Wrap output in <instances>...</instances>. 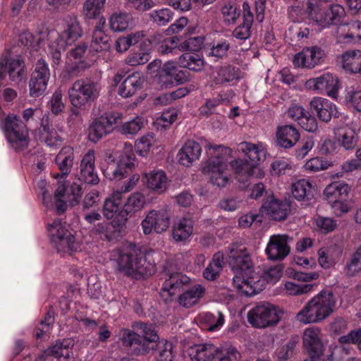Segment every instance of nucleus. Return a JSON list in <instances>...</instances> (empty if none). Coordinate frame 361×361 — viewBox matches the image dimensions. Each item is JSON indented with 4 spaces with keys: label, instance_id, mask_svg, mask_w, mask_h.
I'll return each mask as SVG.
<instances>
[{
    "label": "nucleus",
    "instance_id": "26",
    "mask_svg": "<svg viewBox=\"0 0 361 361\" xmlns=\"http://www.w3.org/2000/svg\"><path fill=\"white\" fill-rule=\"evenodd\" d=\"M39 139L49 147L56 146L61 141L56 130L52 127L48 114H44L41 119Z\"/></svg>",
    "mask_w": 361,
    "mask_h": 361
},
{
    "label": "nucleus",
    "instance_id": "3",
    "mask_svg": "<svg viewBox=\"0 0 361 361\" xmlns=\"http://www.w3.org/2000/svg\"><path fill=\"white\" fill-rule=\"evenodd\" d=\"M227 261L235 273L233 278V286L240 294L243 295L245 288H240L235 280L237 277H243V284L250 281V277L255 272L250 255L245 247L233 244L228 248Z\"/></svg>",
    "mask_w": 361,
    "mask_h": 361
},
{
    "label": "nucleus",
    "instance_id": "54",
    "mask_svg": "<svg viewBox=\"0 0 361 361\" xmlns=\"http://www.w3.org/2000/svg\"><path fill=\"white\" fill-rule=\"evenodd\" d=\"M173 16V12L167 8L154 10L149 13L150 20L159 26L169 23L172 20Z\"/></svg>",
    "mask_w": 361,
    "mask_h": 361
},
{
    "label": "nucleus",
    "instance_id": "55",
    "mask_svg": "<svg viewBox=\"0 0 361 361\" xmlns=\"http://www.w3.org/2000/svg\"><path fill=\"white\" fill-rule=\"evenodd\" d=\"M19 42L27 49L37 51L41 45L42 39L39 35L35 36L30 32H24L20 35Z\"/></svg>",
    "mask_w": 361,
    "mask_h": 361
},
{
    "label": "nucleus",
    "instance_id": "60",
    "mask_svg": "<svg viewBox=\"0 0 361 361\" xmlns=\"http://www.w3.org/2000/svg\"><path fill=\"white\" fill-rule=\"evenodd\" d=\"M204 41V37L203 36L190 37L180 43L178 50L192 53H193V51H198L201 49Z\"/></svg>",
    "mask_w": 361,
    "mask_h": 361
},
{
    "label": "nucleus",
    "instance_id": "8",
    "mask_svg": "<svg viewBox=\"0 0 361 361\" xmlns=\"http://www.w3.org/2000/svg\"><path fill=\"white\" fill-rule=\"evenodd\" d=\"M136 159L131 145L126 147L120 159L116 161L109 156L106 164L102 166L103 175L110 180H120L128 175L135 166Z\"/></svg>",
    "mask_w": 361,
    "mask_h": 361
},
{
    "label": "nucleus",
    "instance_id": "30",
    "mask_svg": "<svg viewBox=\"0 0 361 361\" xmlns=\"http://www.w3.org/2000/svg\"><path fill=\"white\" fill-rule=\"evenodd\" d=\"M73 149L69 146L63 147L55 158L61 175V177H66L71 171L74 160Z\"/></svg>",
    "mask_w": 361,
    "mask_h": 361
},
{
    "label": "nucleus",
    "instance_id": "14",
    "mask_svg": "<svg viewBox=\"0 0 361 361\" xmlns=\"http://www.w3.org/2000/svg\"><path fill=\"white\" fill-rule=\"evenodd\" d=\"M310 109L314 115L322 122L329 123L331 118H339L346 122L348 116L340 112L336 104L329 99L322 97H314L310 102Z\"/></svg>",
    "mask_w": 361,
    "mask_h": 361
},
{
    "label": "nucleus",
    "instance_id": "42",
    "mask_svg": "<svg viewBox=\"0 0 361 361\" xmlns=\"http://www.w3.org/2000/svg\"><path fill=\"white\" fill-rule=\"evenodd\" d=\"M106 0H85L82 5V15L85 20L99 18Z\"/></svg>",
    "mask_w": 361,
    "mask_h": 361
},
{
    "label": "nucleus",
    "instance_id": "62",
    "mask_svg": "<svg viewBox=\"0 0 361 361\" xmlns=\"http://www.w3.org/2000/svg\"><path fill=\"white\" fill-rule=\"evenodd\" d=\"M154 140V135L153 133H148L146 135L141 137L135 142V149L137 153L145 157L149 151L152 143Z\"/></svg>",
    "mask_w": 361,
    "mask_h": 361
},
{
    "label": "nucleus",
    "instance_id": "1",
    "mask_svg": "<svg viewBox=\"0 0 361 361\" xmlns=\"http://www.w3.org/2000/svg\"><path fill=\"white\" fill-rule=\"evenodd\" d=\"M335 305L332 292L322 290L297 313L295 319L304 324L321 322L333 312Z\"/></svg>",
    "mask_w": 361,
    "mask_h": 361
},
{
    "label": "nucleus",
    "instance_id": "2",
    "mask_svg": "<svg viewBox=\"0 0 361 361\" xmlns=\"http://www.w3.org/2000/svg\"><path fill=\"white\" fill-rule=\"evenodd\" d=\"M238 149L247 158L236 159L230 163L235 173L240 176H244L245 179L263 178L264 172L258 165L262 152L258 147L248 142H243L238 145Z\"/></svg>",
    "mask_w": 361,
    "mask_h": 361
},
{
    "label": "nucleus",
    "instance_id": "59",
    "mask_svg": "<svg viewBox=\"0 0 361 361\" xmlns=\"http://www.w3.org/2000/svg\"><path fill=\"white\" fill-rule=\"evenodd\" d=\"M189 92H164L153 99V104L155 106H164L171 104L173 101L184 97Z\"/></svg>",
    "mask_w": 361,
    "mask_h": 361
},
{
    "label": "nucleus",
    "instance_id": "47",
    "mask_svg": "<svg viewBox=\"0 0 361 361\" xmlns=\"http://www.w3.org/2000/svg\"><path fill=\"white\" fill-rule=\"evenodd\" d=\"M110 39V37L106 32H93L90 51L94 52L108 51L111 47Z\"/></svg>",
    "mask_w": 361,
    "mask_h": 361
},
{
    "label": "nucleus",
    "instance_id": "46",
    "mask_svg": "<svg viewBox=\"0 0 361 361\" xmlns=\"http://www.w3.org/2000/svg\"><path fill=\"white\" fill-rule=\"evenodd\" d=\"M111 133L99 118L94 119L88 128V140L97 143L104 136Z\"/></svg>",
    "mask_w": 361,
    "mask_h": 361
},
{
    "label": "nucleus",
    "instance_id": "53",
    "mask_svg": "<svg viewBox=\"0 0 361 361\" xmlns=\"http://www.w3.org/2000/svg\"><path fill=\"white\" fill-rule=\"evenodd\" d=\"M134 326L140 331L143 338L150 342H156V344L161 341L157 331L152 324L138 322Z\"/></svg>",
    "mask_w": 361,
    "mask_h": 361
},
{
    "label": "nucleus",
    "instance_id": "10",
    "mask_svg": "<svg viewBox=\"0 0 361 361\" xmlns=\"http://www.w3.org/2000/svg\"><path fill=\"white\" fill-rule=\"evenodd\" d=\"M281 269L278 266H275L264 271L262 276L254 272L253 275L250 277V281L247 282V283H244V285H241L242 283L243 284L244 281L243 277H237L235 281L240 286V288H245L243 295L252 296L264 290L267 283H276L281 278Z\"/></svg>",
    "mask_w": 361,
    "mask_h": 361
},
{
    "label": "nucleus",
    "instance_id": "12",
    "mask_svg": "<svg viewBox=\"0 0 361 361\" xmlns=\"http://www.w3.org/2000/svg\"><path fill=\"white\" fill-rule=\"evenodd\" d=\"M48 231L51 242L59 252H73L78 249L75 236L63 224L60 219H55L48 224Z\"/></svg>",
    "mask_w": 361,
    "mask_h": 361
},
{
    "label": "nucleus",
    "instance_id": "15",
    "mask_svg": "<svg viewBox=\"0 0 361 361\" xmlns=\"http://www.w3.org/2000/svg\"><path fill=\"white\" fill-rule=\"evenodd\" d=\"M170 225V215L166 210H151L142 221L141 226L145 235L153 231L161 233L167 230Z\"/></svg>",
    "mask_w": 361,
    "mask_h": 361
},
{
    "label": "nucleus",
    "instance_id": "40",
    "mask_svg": "<svg viewBox=\"0 0 361 361\" xmlns=\"http://www.w3.org/2000/svg\"><path fill=\"white\" fill-rule=\"evenodd\" d=\"M343 68L350 73H361V51H348L342 55Z\"/></svg>",
    "mask_w": 361,
    "mask_h": 361
},
{
    "label": "nucleus",
    "instance_id": "6",
    "mask_svg": "<svg viewBox=\"0 0 361 361\" xmlns=\"http://www.w3.org/2000/svg\"><path fill=\"white\" fill-rule=\"evenodd\" d=\"M307 11L310 16L323 27L340 25L345 16V11L341 5L334 4L324 8L317 0H308Z\"/></svg>",
    "mask_w": 361,
    "mask_h": 361
},
{
    "label": "nucleus",
    "instance_id": "51",
    "mask_svg": "<svg viewBox=\"0 0 361 361\" xmlns=\"http://www.w3.org/2000/svg\"><path fill=\"white\" fill-rule=\"evenodd\" d=\"M183 276L179 273H174L169 276V278L164 282L161 293H167L169 295H175L177 290H179L184 283Z\"/></svg>",
    "mask_w": 361,
    "mask_h": 361
},
{
    "label": "nucleus",
    "instance_id": "41",
    "mask_svg": "<svg viewBox=\"0 0 361 361\" xmlns=\"http://www.w3.org/2000/svg\"><path fill=\"white\" fill-rule=\"evenodd\" d=\"M358 140L359 137L355 130L350 127L341 129L337 135L338 143L347 150L354 149Z\"/></svg>",
    "mask_w": 361,
    "mask_h": 361
},
{
    "label": "nucleus",
    "instance_id": "22",
    "mask_svg": "<svg viewBox=\"0 0 361 361\" xmlns=\"http://www.w3.org/2000/svg\"><path fill=\"white\" fill-rule=\"evenodd\" d=\"M320 329L317 327L306 329L303 333V345L308 352L309 355L322 356L324 351V345L319 338Z\"/></svg>",
    "mask_w": 361,
    "mask_h": 361
},
{
    "label": "nucleus",
    "instance_id": "28",
    "mask_svg": "<svg viewBox=\"0 0 361 361\" xmlns=\"http://www.w3.org/2000/svg\"><path fill=\"white\" fill-rule=\"evenodd\" d=\"M298 129L292 125H285L278 128L276 138L278 145L286 149L293 147L300 139Z\"/></svg>",
    "mask_w": 361,
    "mask_h": 361
},
{
    "label": "nucleus",
    "instance_id": "44",
    "mask_svg": "<svg viewBox=\"0 0 361 361\" xmlns=\"http://www.w3.org/2000/svg\"><path fill=\"white\" fill-rule=\"evenodd\" d=\"M339 92H326L329 97L345 105L350 104L356 111L361 112V92H348L344 98L338 99Z\"/></svg>",
    "mask_w": 361,
    "mask_h": 361
},
{
    "label": "nucleus",
    "instance_id": "16",
    "mask_svg": "<svg viewBox=\"0 0 361 361\" xmlns=\"http://www.w3.org/2000/svg\"><path fill=\"white\" fill-rule=\"evenodd\" d=\"M120 340L123 346L131 348L133 353L137 355H147L151 350H155L154 345L149 346L150 341L145 338L141 339L137 334L128 329H121ZM152 343L156 344V342Z\"/></svg>",
    "mask_w": 361,
    "mask_h": 361
},
{
    "label": "nucleus",
    "instance_id": "43",
    "mask_svg": "<svg viewBox=\"0 0 361 361\" xmlns=\"http://www.w3.org/2000/svg\"><path fill=\"white\" fill-rule=\"evenodd\" d=\"M71 353L68 345L61 341H56L55 344L46 349L42 355V359L49 356H53L59 361H66L70 357Z\"/></svg>",
    "mask_w": 361,
    "mask_h": 361
},
{
    "label": "nucleus",
    "instance_id": "13",
    "mask_svg": "<svg viewBox=\"0 0 361 361\" xmlns=\"http://www.w3.org/2000/svg\"><path fill=\"white\" fill-rule=\"evenodd\" d=\"M118 270L126 276L140 279L146 274L142 259L135 249H127L122 251L117 259Z\"/></svg>",
    "mask_w": 361,
    "mask_h": 361
},
{
    "label": "nucleus",
    "instance_id": "18",
    "mask_svg": "<svg viewBox=\"0 0 361 361\" xmlns=\"http://www.w3.org/2000/svg\"><path fill=\"white\" fill-rule=\"evenodd\" d=\"M287 235H274L269 238L265 249L267 258L278 261L283 259L290 253Z\"/></svg>",
    "mask_w": 361,
    "mask_h": 361
},
{
    "label": "nucleus",
    "instance_id": "49",
    "mask_svg": "<svg viewBox=\"0 0 361 361\" xmlns=\"http://www.w3.org/2000/svg\"><path fill=\"white\" fill-rule=\"evenodd\" d=\"M201 322L207 325V329L209 331H216L219 330L224 324L225 319L222 312H218V316L216 317L212 312H204L200 315Z\"/></svg>",
    "mask_w": 361,
    "mask_h": 361
},
{
    "label": "nucleus",
    "instance_id": "7",
    "mask_svg": "<svg viewBox=\"0 0 361 361\" xmlns=\"http://www.w3.org/2000/svg\"><path fill=\"white\" fill-rule=\"evenodd\" d=\"M3 130L7 142L16 152H20L29 145L28 128L20 118L9 114L5 118Z\"/></svg>",
    "mask_w": 361,
    "mask_h": 361
},
{
    "label": "nucleus",
    "instance_id": "25",
    "mask_svg": "<svg viewBox=\"0 0 361 361\" xmlns=\"http://www.w3.org/2000/svg\"><path fill=\"white\" fill-rule=\"evenodd\" d=\"M305 86L308 90H338L341 88L338 78L329 73L310 78L305 82Z\"/></svg>",
    "mask_w": 361,
    "mask_h": 361
},
{
    "label": "nucleus",
    "instance_id": "23",
    "mask_svg": "<svg viewBox=\"0 0 361 361\" xmlns=\"http://www.w3.org/2000/svg\"><path fill=\"white\" fill-rule=\"evenodd\" d=\"M202 153L200 145L194 140H188L179 149L177 157L180 164L190 166L198 160Z\"/></svg>",
    "mask_w": 361,
    "mask_h": 361
},
{
    "label": "nucleus",
    "instance_id": "34",
    "mask_svg": "<svg viewBox=\"0 0 361 361\" xmlns=\"http://www.w3.org/2000/svg\"><path fill=\"white\" fill-rule=\"evenodd\" d=\"M204 292L205 288L201 284H195L179 296L178 302L181 306L190 307L197 303Z\"/></svg>",
    "mask_w": 361,
    "mask_h": 361
},
{
    "label": "nucleus",
    "instance_id": "45",
    "mask_svg": "<svg viewBox=\"0 0 361 361\" xmlns=\"http://www.w3.org/2000/svg\"><path fill=\"white\" fill-rule=\"evenodd\" d=\"M217 348L213 344L204 343L195 346V353L192 361H213L217 353Z\"/></svg>",
    "mask_w": 361,
    "mask_h": 361
},
{
    "label": "nucleus",
    "instance_id": "4",
    "mask_svg": "<svg viewBox=\"0 0 361 361\" xmlns=\"http://www.w3.org/2000/svg\"><path fill=\"white\" fill-rule=\"evenodd\" d=\"M207 149L217 154L212 156L206 161L202 171L204 173L210 175V182L213 185L220 188L224 187L229 180L226 174L228 165L225 156L231 154V149L221 145H209Z\"/></svg>",
    "mask_w": 361,
    "mask_h": 361
},
{
    "label": "nucleus",
    "instance_id": "61",
    "mask_svg": "<svg viewBox=\"0 0 361 361\" xmlns=\"http://www.w3.org/2000/svg\"><path fill=\"white\" fill-rule=\"evenodd\" d=\"M100 192L93 189L87 192L81 203V210L83 212L94 209L100 202Z\"/></svg>",
    "mask_w": 361,
    "mask_h": 361
},
{
    "label": "nucleus",
    "instance_id": "35",
    "mask_svg": "<svg viewBox=\"0 0 361 361\" xmlns=\"http://www.w3.org/2000/svg\"><path fill=\"white\" fill-rule=\"evenodd\" d=\"M224 265V254L217 252L203 271V276L209 281H214L219 276Z\"/></svg>",
    "mask_w": 361,
    "mask_h": 361
},
{
    "label": "nucleus",
    "instance_id": "11",
    "mask_svg": "<svg viewBox=\"0 0 361 361\" xmlns=\"http://www.w3.org/2000/svg\"><path fill=\"white\" fill-rule=\"evenodd\" d=\"M90 49L87 44L80 42L67 53V63L65 66L64 74L69 76H77L80 72L90 68L93 63ZM66 77V75H64Z\"/></svg>",
    "mask_w": 361,
    "mask_h": 361
},
{
    "label": "nucleus",
    "instance_id": "31",
    "mask_svg": "<svg viewBox=\"0 0 361 361\" xmlns=\"http://www.w3.org/2000/svg\"><path fill=\"white\" fill-rule=\"evenodd\" d=\"M145 204V197L139 192L131 194L123 206L121 220L126 221L128 216L141 210Z\"/></svg>",
    "mask_w": 361,
    "mask_h": 361
},
{
    "label": "nucleus",
    "instance_id": "56",
    "mask_svg": "<svg viewBox=\"0 0 361 361\" xmlns=\"http://www.w3.org/2000/svg\"><path fill=\"white\" fill-rule=\"evenodd\" d=\"M230 44L226 39L214 43L208 51V56L214 57L216 60L223 59L227 56Z\"/></svg>",
    "mask_w": 361,
    "mask_h": 361
},
{
    "label": "nucleus",
    "instance_id": "27",
    "mask_svg": "<svg viewBox=\"0 0 361 361\" xmlns=\"http://www.w3.org/2000/svg\"><path fill=\"white\" fill-rule=\"evenodd\" d=\"M243 23L237 26L232 32V36L239 40H246L250 37L251 27L253 23V14L247 2L243 4Z\"/></svg>",
    "mask_w": 361,
    "mask_h": 361
},
{
    "label": "nucleus",
    "instance_id": "29",
    "mask_svg": "<svg viewBox=\"0 0 361 361\" xmlns=\"http://www.w3.org/2000/svg\"><path fill=\"white\" fill-rule=\"evenodd\" d=\"M142 180L147 188L154 192L160 193L167 188L168 178L162 170H153L145 173Z\"/></svg>",
    "mask_w": 361,
    "mask_h": 361
},
{
    "label": "nucleus",
    "instance_id": "32",
    "mask_svg": "<svg viewBox=\"0 0 361 361\" xmlns=\"http://www.w3.org/2000/svg\"><path fill=\"white\" fill-rule=\"evenodd\" d=\"M194 221L191 218H182L173 225L172 236L176 242L188 240L193 233Z\"/></svg>",
    "mask_w": 361,
    "mask_h": 361
},
{
    "label": "nucleus",
    "instance_id": "33",
    "mask_svg": "<svg viewBox=\"0 0 361 361\" xmlns=\"http://www.w3.org/2000/svg\"><path fill=\"white\" fill-rule=\"evenodd\" d=\"M291 192L295 199L304 201L313 197L314 189L309 180L300 179L293 183Z\"/></svg>",
    "mask_w": 361,
    "mask_h": 361
},
{
    "label": "nucleus",
    "instance_id": "57",
    "mask_svg": "<svg viewBox=\"0 0 361 361\" xmlns=\"http://www.w3.org/2000/svg\"><path fill=\"white\" fill-rule=\"evenodd\" d=\"M143 124V118L137 116L133 120L123 123L120 127V132L125 135H135L142 129Z\"/></svg>",
    "mask_w": 361,
    "mask_h": 361
},
{
    "label": "nucleus",
    "instance_id": "20",
    "mask_svg": "<svg viewBox=\"0 0 361 361\" xmlns=\"http://www.w3.org/2000/svg\"><path fill=\"white\" fill-rule=\"evenodd\" d=\"M262 212L270 219L283 221L286 219L290 211L289 202L276 199L273 195L268 197L262 206Z\"/></svg>",
    "mask_w": 361,
    "mask_h": 361
},
{
    "label": "nucleus",
    "instance_id": "37",
    "mask_svg": "<svg viewBox=\"0 0 361 361\" xmlns=\"http://www.w3.org/2000/svg\"><path fill=\"white\" fill-rule=\"evenodd\" d=\"M239 69L231 66H222L219 68L216 75L213 78L215 85H226L239 78Z\"/></svg>",
    "mask_w": 361,
    "mask_h": 361
},
{
    "label": "nucleus",
    "instance_id": "58",
    "mask_svg": "<svg viewBox=\"0 0 361 361\" xmlns=\"http://www.w3.org/2000/svg\"><path fill=\"white\" fill-rule=\"evenodd\" d=\"M145 80L142 75L139 73H133L128 75L123 82L119 85L118 90H126L127 89H140Z\"/></svg>",
    "mask_w": 361,
    "mask_h": 361
},
{
    "label": "nucleus",
    "instance_id": "24",
    "mask_svg": "<svg viewBox=\"0 0 361 361\" xmlns=\"http://www.w3.org/2000/svg\"><path fill=\"white\" fill-rule=\"evenodd\" d=\"M123 195L122 192L114 191L104 202L102 213L107 219L114 218L121 220Z\"/></svg>",
    "mask_w": 361,
    "mask_h": 361
},
{
    "label": "nucleus",
    "instance_id": "52",
    "mask_svg": "<svg viewBox=\"0 0 361 361\" xmlns=\"http://www.w3.org/2000/svg\"><path fill=\"white\" fill-rule=\"evenodd\" d=\"M314 225L317 231L327 234L336 228L337 221L332 218L318 215L314 218Z\"/></svg>",
    "mask_w": 361,
    "mask_h": 361
},
{
    "label": "nucleus",
    "instance_id": "39",
    "mask_svg": "<svg viewBox=\"0 0 361 361\" xmlns=\"http://www.w3.org/2000/svg\"><path fill=\"white\" fill-rule=\"evenodd\" d=\"M178 63L180 67L195 72H199L204 68V61L201 56L192 52H186L180 55Z\"/></svg>",
    "mask_w": 361,
    "mask_h": 361
},
{
    "label": "nucleus",
    "instance_id": "5",
    "mask_svg": "<svg viewBox=\"0 0 361 361\" xmlns=\"http://www.w3.org/2000/svg\"><path fill=\"white\" fill-rule=\"evenodd\" d=\"M64 30L56 40L49 45V56L52 60V66L59 65L61 51L68 46L72 45L82 35V29L76 16H66L64 20Z\"/></svg>",
    "mask_w": 361,
    "mask_h": 361
},
{
    "label": "nucleus",
    "instance_id": "19",
    "mask_svg": "<svg viewBox=\"0 0 361 361\" xmlns=\"http://www.w3.org/2000/svg\"><path fill=\"white\" fill-rule=\"evenodd\" d=\"M79 180L92 185L99 183L100 179L95 170V152L94 149H89L82 158L80 164Z\"/></svg>",
    "mask_w": 361,
    "mask_h": 361
},
{
    "label": "nucleus",
    "instance_id": "21",
    "mask_svg": "<svg viewBox=\"0 0 361 361\" xmlns=\"http://www.w3.org/2000/svg\"><path fill=\"white\" fill-rule=\"evenodd\" d=\"M49 69L43 59L37 61L29 82L30 90H45L49 79Z\"/></svg>",
    "mask_w": 361,
    "mask_h": 361
},
{
    "label": "nucleus",
    "instance_id": "38",
    "mask_svg": "<svg viewBox=\"0 0 361 361\" xmlns=\"http://www.w3.org/2000/svg\"><path fill=\"white\" fill-rule=\"evenodd\" d=\"M175 356L174 346L171 341L161 339L155 345L154 359L156 361H173Z\"/></svg>",
    "mask_w": 361,
    "mask_h": 361
},
{
    "label": "nucleus",
    "instance_id": "50",
    "mask_svg": "<svg viewBox=\"0 0 361 361\" xmlns=\"http://www.w3.org/2000/svg\"><path fill=\"white\" fill-rule=\"evenodd\" d=\"M131 17L126 13H115L109 18V25L114 32H123L129 27Z\"/></svg>",
    "mask_w": 361,
    "mask_h": 361
},
{
    "label": "nucleus",
    "instance_id": "64",
    "mask_svg": "<svg viewBox=\"0 0 361 361\" xmlns=\"http://www.w3.org/2000/svg\"><path fill=\"white\" fill-rule=\"evenodd\" d=\"M178 110L174 108H171L163 111L160 117H159L155 124L163 128H167L177 119Z\"/></svg>",
    "mask_w": 361,
    "mask_h": 361
},
{
    "label": "nucleus",
    "instance_id": "36",
    "mask_svg": "<svg viewBox=\"0 0 361 361\" xmlns=\"http://www.w3.org/2000/svg\"><path fill=\"white\" fill-rule=\"evenodd\" d=\"M350 187L344 183H333L329 184L324 190V195L327 200L334 199L347 200L349 197Z\"/></svg>",
    "mask_w": 361,
    "mask_h": 361
},
{
    "label": "nucleus",
    "instance_id": "48",
    "mask_svg": "<svg viewBox=\"0 0 361 361\" xmlns=\"http://www.w3.org/2000/svg\"><path fill=\"white\" fill-rule=\"evenodd\" d=\"M95 92H68L71 104L75 107L81 108L90 105L97 97Z\"/></svg>",
    "mask_w": 361,
    "mask_h": 361
},
{
    "label": "nucleus",
    "instance_id": "9",
    "mask_svg": "<svg viewBox=\"0 0 361 361\" xmlns=\"http://www.w3.org/2000/svg\"><path fill=\"white\" fill-rule=\"evenodd\" d=\"M282 313L276 306L261 302L248 311L247 318L252 326L265 329L276 326L279 322Z\"/></svg>",
    "mask_w": 361,
    "mask_h": 361
},
{
    "label": "nucleus",
    "instance_id": "63",
    "mask_svg": "<svg viewBox=\"0 0 361 361\" xmlns=\"http://www.w3.org/2000/svg\"><path fill=\"white\" fill-rule=\"evenodd\" d=\"M361 271V245L353 253L350 262L345 266L346 274L355 276Z\"/></svg>",
    "mask_w": 361,
    "mask_h": 361
},
{
    "label": "nucleus",
    "instance_id": "17",
    "mask_svg": "<svg viewBox=\"0 0 361 361\" xmlns=\"http://www.w3.org/2000/svg\"><path fill=\"white\" fill-rule=\"evenodd\" d=\"M324 56V51L317 46L305 47L295 55L293 63L296 67L312 69L320 63Z\"/></svg>",
    "mask_w": 361,
    "mask_h": 361
}]
</instances>
